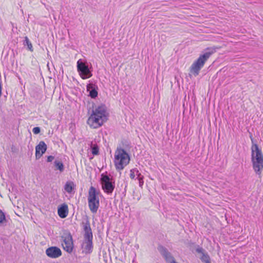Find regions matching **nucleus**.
Masks as SVG:
<instances>
[{
    "label": "nucleus",
    "instance_id": "nucleus-1",
    "mask_svg": "<svg viewBox=\"0 0 263 263\" xmlns=\"http://www.w3.org/2000/svg\"><path fill=\"white\" fill-rule=\"evenodd\" d=\"M82 226L84 231V240L82 243L83 253L90 254L93 250V235L88 217L83 220Z\"/></svg>",
    "mask_w": 263,
    "mask_h": 263
},
{
    "label": "nucleus",
    "instance_id": "nucleus-2",
    "mask_svg": "<svg viewBox=\"0 0 263 263\" xmlns=\"http://www.w3.org/2000/svg\"><path fill=\"white\" fill-rule=\"evenodd\" d=\"M107 120L106 109L103 106H99L92 111L87 120V124L92 128H97L102 126Z\"/></svg>",
    "mask_w": 263,
    "mask_h": 263
},
{
    "label": "nucleus",
    "instance_id": "nucleus-3",
    "mask_svg": "<svg viewBox=\"0 0 263 263\" xmlns=\"http://www.w3.org/2000/svg\"><path fill=\"white\" fill-rule=\"evenodd\" d=\"M130 157L125 150L117 147L115 153L114 164L118 171L123 170L129 163Z\"/></svg>",
    "mask_w": 263,
    "mask_h": 263
},
{
    "label": "nucleus",
    "instance_id": "nucleus-4",
    "mask_svg": "<svg viewBox=\"0 0 263 263\" xmlns=\"http://www.w3.org/2000/svg\"><path fill=\"white\" fill-rule=\"evenodd\" d=\"M212 52H206L204 54L200 55V57L196 60L190 68V73L195 77L199 74L200 70L203 67L205 62L210 58Z\"/></svg>",
    "mask_w": 263,
    "mask_h": 263
},
{
    "label": "nucleus",
    "instance_id": "nucleus-5",
    "mask_svg": "<svg viewBox=\"0 0 263 263\" xmlns=\"http://www.w3.org/2000/svg\"><path fill=\"white\" fill-rule=\"evenodd\" d=\"M78 72L82 79H88L92 77L91 66L89 67L87 62H83L81 59L77 62Z\"/></svg>",
    "mask_w": 263,
    "mask_h": 263
},
{
    "label": "nucleus",
    "instance_id": "nucleus-6",
    "mask_svg": "<svg viewBox=\"0 0 263 263\" xmlns=\"http://www.w3.org/2000/svg\"><path fill=\"white\" fill-rule=\"evenodd\" d=\"M101 182L104 192L107 194H111L115 187V182L108 175L101 174Z\"/></svg>",
    "mask_w": 263,
    "mask_h": 263
},
{
    "label": "nucleus",
    "instance_id": "nucleus-7",
    "mask_svg": "<svg viewBox=\"0 0 263 263\" xmlns=\"http://www.w3.org/2000/svg\"><path fill=\"white\" fill-rule=\"evenodd\" d=\"M252 162H263V156L260 149L257 144H253L252 146Z\"/></svg>",
    "mask_w": 263,
    "mask_h": 263
},
{
    "label": "nucleus",
    "instance_id": "nucleus-8",
    "mask_svg": "<svg viewBox=\"0 0 263 263\" xmlns=\"http://www.w3.org/2000/svg\"><path fill=\"white\" fill-rule=\"evenodd\" d=\"M62 238H63V243H62L63 249L68 253L71 252L73 248L71 235L68 233L62 236Z\"/></svg>",
    "mask_w": 263,
    "mask_h": 263
},
{
    "label": "nucleus",
    "instance_id": "nucleus-9",
    "mask_svg": "<svg viewBox=\"0 0 263 263\" xmlns=\"http://www.w3.org/2000/svg\"><path fill=\"white\" fill-rule=\"evenodd\" d=\"M46 255L51 258H56L61 256L62 252L57 247H50L46 250Z\"/></svg>",
    "mask_w": 263,
    "mask_h": 263
},
{
    "label": "nucleus",
    "instance_id": "nucleus-10",
    "mask_svg": "<svg viewBox=\"0 0 263 263\" xmlns=\"http://www.w3.org/2000/svg\"><path fill=\"white\" fill-rule=\"evenodd\" d=\"M47 148L46 143L41 141L35 147V157L36 159L40 158L46 151Z\"/></svg>",
    "mask_w": 263,
    "mask_h": 263
},
{
    "label": "nucleus",
    "instance_id": "nucleus-11",
    "mask_svg": "<svg viewBox=\"0 0 263 263\" xmlns=\"http://www.w3.org/2000/svg\"><path fill=\"white\" fill-rule=\"evenodd\" d=\"M196 251L198 253L201 254L200 258L202 261L204 262L205 263H211L210 256L202 247L198 246V247L196 249Z\"/></svg>",
    "mask_w": 263,
    "mask_h": 263
},
{
    "label": "nucleus",
    "instance_id": "nucleus-12",
    "mask_svg": "<svg viewBox=\"0 0 263 263\" xmlns=\"http://www.w3.org/2000/svg\"><path fill=\"white\" fill-rule=\"evenodd\" d=\"M58 213L61 218H65L68 214V205L66 203H63L58 207Z\"/></svg>",
    "mask_w": 263,
    "mask_h": 263
},
{
    "label": "nucleus",
    "instance_id": "nucleus-13",
    "mask_svg": "<svg viewBox=\"0 0 263 263\" xmlns=\"http://www.w3.org/2000/svg\"><path fill=\"white\" fill-rule=\"evenodd\" d=\"M99 201V197L97 196V193L96 189L91 186L88 192V201Z\"/></svg>",
    "mask_w": 263,
    "mask_h": 263
},
{
    "label": "nucleus",
    "instance_id": "nucleus-14",
    "mask_svg": "<svg viewBox=\"0 0 263 263\" xmlns=\"http://www.w3.org/2000/svg\"><path fill=\"white\" fill-rule=\"evenodd\" d=\"M87 90L89 92V96L91 98H96L98 96V91L95 86L92 84H88L86 86Z\"/></svg>",
    "mask_w": 263,
    "mask_h": 263
},
{
    "label": "nucleus",
    "instance_id": "nucleus-15",
    "mask_svg": "<svg viewBox=\"0 0 263 263\" xmlns=\"http://www.w3.org/2000/svg\"><path fill=\"white\" fill-rule=\"evenodd\" d=\"M88 206H89L90 211L92 213H96L99 209V205H100L99 201H88Z\"/></svg>",
    "mask_w": 263,
    "mask_h": 263
},
{
    "label": "nucleus",
    "instance_id": "nucleus-16",
    "mask_svg": "<svg viewBox=\"0 0 263 263\" xmlns=\"http://www.w3.org/2000/svg\"><path fill=\"white\" fill-rule=\"evenodd\" d=\"M253 166L256 173L259 175L263 168V161L259 162V163H258L257 162H253Z\"/></svg>",
    "mask_w": 263,
    "mask_h": 263
},
{
    "label": "nucleus",
    "instance_id": "nucleus-17",
    "mask_svg": "<svg viewBox=\"0 0 263 263\" xmlns=\"http://www.w3.org/2000/svg\"><path fill=\"white\" fill-rule=\"evenodd\" d=\"M75 186L73 182L67 181L65 184L64 189L68 193H71L72 190H74Z\"/></svg>",
    "mask_w": 263,
    "mask_h": 263
},
{
    "label": "nucleus",
    "instance_id": "nucleus-18",
    "mask_svg": "<svg viewBox=\"0 0 263 263\" xmlns=\"http://www.w3.org/2000/svg\"><path fill=\"white\" fill-rule=\"evenodd\" d=\"M54 165L56 167L55 170H59L61 172L64 171V166L62 161L55 160L54 162Z\"/></svg>",
    "mask_w": 263,
    "mask_h": 263
},
{
    "label": "nucleus",
    "instance_id": "nucleus-19",
    "mask_svg": "<svg viewBox=\"0 0 263 263\" xmlns=\"http://www.w3.org/2000/svg\"><path fill=\"white\" fill-rule=\"evenodd\" d=\"M136 173L137 176V179L139 180V186L142 187L144 184V176L141 175L138 170H136Z\"/></svg>",
    "mask_w": 263,
    "mask_h": 263
},
{
    "label": "nucleus",
    "instance_id": "nucleus-20",
    "mask_svg": "<svg viewBox=\"0 0 263 263\" xmlns=\"http://www.w3.org/2000/svg\"><path fill=\"white\" fill-rule=\"evenodd\" d=\"M24 45L25 46L27 45V47H28V49L29 50H30L31 51H33V47H32V44L30 42V41H29V39L28 38L27 36H26L25 37V40H24Z\"/></svg>",
    "mask_w": 263,
    "mask_h": 263
},
{
    "label": "nucleus",
    "instance_id": "nucleus-21",
    "mask_svg": "<svg viewBox=\"0 0 263 263\" xmlns=\"http://www.w3.org/2000/svg\"><path fill=\"white\" fill-rule=\"evenodd\" d=\"M91 153L93 155L99 154V147L96 144H92L91 146Z\"/></svg>",
    "mask_w": 263,
    "mask_h": 263
},
{
    "label": "nucleus",
    "instance_id": "nucleus-22",
    "mask_svg": "<svg viewBox=\"0 0 263 263\" xmlns=\"http://www.w3.org/2000/svg\"><path fill=\"white\" fill-rule=\"evenodd\" d=\"M166 261L170 263H173V261H175L173 256L171 253L168 252L165 256H164Z\"/></svg>",
    "mask_w": 263,
    "mask_h": 263
},
{
    "label": "nucleus",
    "instance_id": "nucleus-23",
    "mask_svg": "<svg viewBox=\"0 0 263 263\" xmlns=\"http://www.w3.org/2000/svg\"><path fill=\"white\" fill-rule=\"evenodd\" d=\"M158 250L163 257L165 256L169 252L165 248L162 246L159 247Z\"/></svg>",
    "mask_w": 263,
    "mask_h": 263
},
{
    "label": "nucleus",
    "instance_id": "nucleus-24",
    "mask_svg": "<svg viewBox=\"0 0 263 263\" xmlns=\"http://www.w3.org/2000/svg\"><path fill=\"white\" fill-rule=\"evenodd\" d=\"M6 221V216L4 212L0 210V223H3Z\"/></svg>",
    "mask_w": 263,
    "mask_h": 263
},
{
    "label": "nucleus",
    "instance_id": "nucleus-25",
    "mask_svg": "<svg viewBox=\"0 0 263 263\" xmlns=\"http://www.w3.org/2000/svg\"><path fill=\"white\" fill-rule=\"evenodd\" d=\"M32 132L34 134H38L41 132V129L39 127H35L33 128Z\"/></svg>",
    "mask_w": 263,
    "mask_h": 263
},
{
    "label": "nucleus",
    "instance_id": "nucleus-26",
    "mask_svg": "<svg viewBox=\"0 0 263 263\" xmlns=\"http://www.w3.org/2000/svg\"><path fill=\"white\" fill-rule=\"evenodd\" d=\"M136 169H132L130 172V177L131 179H134L135 177V172H136Z\"/></svg>",
    "mask_w": 263,
    "mask_h": 263
},
{
    "label": "nucleus",
    "instance_id": "nucleus-27",
    "mask_svg": "<svg viewBox=\"0 0 263 263\" xmlns=\"http://www.w3.org/2000/svg\"><path fill=\"white\" fill-rule=\"evenodd\" d=\"M54 157L52 156H49L48 157H47V162H52L53 161V160L54 159Z\"/></svg>",
    "mask_w": 263,
    "mask_h": 263
},
{
    "label": "nucleus",
    "instance_id": "nucleus-28",
    "mask_svg": "<svg viewBox=\"0 0 263 263\" xmlns=\"http://www.w3.org/2000/svg\"><path fill=\"white\" fill-rule=\"evenodd\" d=\"M250 138L251 139L252 143H253V138H252V136L251 135H250Z\"/></svg>",
    "mask_w": 263,
    "mask_h": 263
},
{
    "label": "nucleus",
    "instance_id": "nucleus-29",
    "mask_svg": "<svg viewBox=\"0 0 263 263\" xmlns=\"http://www.w3.org/2000/svg\"><path fill=\"white\" fill-rule=\"evenodd\" d=\"M173 263H177L176 261H173Z\"/></svg>",
    "mask_w": 263,
    "mask_h": 263
}]
</instances>
